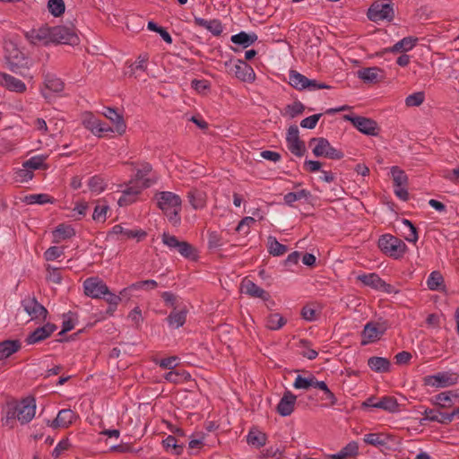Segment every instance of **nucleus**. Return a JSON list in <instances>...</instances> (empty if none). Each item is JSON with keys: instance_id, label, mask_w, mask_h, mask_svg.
Instances as JSON below:
<instances>
[{"instance_id": "nucleus-13", "label": "nucleus", "mask_w": 459, "mask_h": 459, "mask_svg": "<svg viewBox=\"0 0 459 459\" xmlns=\"http://www.w3.org/2000/svg\"><path fill=\"white\" fill-rule=\"evenodd\" d=\"M84 294L91 299H100L108 293L107 284L99 277H90L83 281Z\"/></svg>"}, {"instance_id": "nucleus-60", "label": "nucleus", "mask_w": 459, "mask_h": 459, "mask_svg": "<svg viewBox=\"0 0 459 459\" xmlns=\"http://www.w3.org/2000/svg\"><path fill=\"white\" fill-rule=\"evenodd\" d=\"M402 222L410 229V234L405 237V239L409 242L416 243L419 238L417 228L407 219H403Z\"/></svg>"}, {"instance_id": "nucleus-20", "label": "nucleus", "mask_w": 459, "mask_h": 459, "mask_svg": "<svg viewBox=\"0 0 459 459\" xmlns=\"http://www.w3.org/2000/svg\"><path fill=\"white\" fill-rule=\"evenodd\" d=\"M417 41L418 39L415 37H405L397 43H395L393 47L385 48L382 51L377 52V56H382L385 53L388 52H407L416 45Z\"/></svg>"}, {"instance_id": "nucleus-58", "label": "nucleus", "mask_w": 459, "mask_h": 459, "mask_svg": "<svg viewBox=\"0 0 459 459\" xmlns=\"http://www.w3.org/2000/svg\"><path fill=\"white\" fill-rule=\"evenodd\" d=\"M255 222L254 217L247 216L244 217L236 227V231L242 232L244 235H247L249 233V228L252 224Z\"/></svg>"}, {"instance_id": "nucleus-17", "label": "nucleus", "mask_w": 459, "mask_h": 459, "mask_svg": "<svg viewBox=\"0 0 459 459\" xmlns=\"http://www.w3.org/2000/svg\"><path fill=\"white\" fill-rule=\"evenodd\" d=\"M241 292L245 293L252 298H259L264 301L270 299L271 296L269 292L257 286L251 280L245 278L241 282Z\"/></svg>"}, {"instance_id": "nucleus-26", "label": "nucleus", "mask_w": 459, "mask_h": 459, "mask_svg": "<svg viewBox=\"0 0 459 459\" xmlns=\"http://www.w3.org/2000/svg\"><path fill=\"white\" fill-rule=\"evenodd\" d=\"M230 40L233 44L241 46L243 48H247L257 40V35L255 33H247L240 31L238 34L232 35Z\"/></svg>"}, {"instance_id": "nucleus-41", "label": "nucleus", "mask_w": 459, "mask_h": 459, "mask_svg": "<svg viewBox=\"0 0 459 459\" xmlns=\"http://www.w3.org/2000/svg\"><path fill=\"white\" fill-rule=\"evenodd\" d=\"M317 389L323 392L322 401H328L327 406H334L337 403V398L335 394L328 388L325 381H318L316 384Z\"/></svg>"}, {"instance_id": "nucleus-2", "label": "nucleus", "mask_w": 459, "mask_h": 459, "mask_svg": "<svg viewBox=\"0 0 459 459\" xmlns=\"http://www.w3.org/2000/svg\"><path fill=\"white\" fill-rule=\"evenodd\" d=\"M35 412V398L32 396H28L22 399L20 403L9 405L8 411L6 412V417L4 420H2L3 424L10 426V428H13V426L11 423L15 419H17L21 422V424L29 423L34 418Z\"/></svg>"}, {"instance_id": "nucleus-6", "label": "nucleus", "mask_w": 459, "mask_h": 459, "mask_svg": "<svg viewBox=\"0 0 459 459\" xmlns=\"http://www.w3.org/2000/svg\"><path fill=\"white\" fill-rule=\"evenodd\" d=\"M314 143H316L313 148V154L316 157H325L331 160H341L344 157L343 152L333 148L326 138H312L309 141V145H312Z\"/></svg>"}, {"instance_id": "nucleus-51", "label": "nucleus", "mask_w": 459, "mask_h": 459, "mask_svg": "<svg viewBox=\"0 0 459 459\" xmlns=\"http://www.w3.org/2000/svg\"><path fill=\"white\" fill-rule=\"evenodd\" d=\"M88 186L91 192L100 193L104 191L106 185L103 178L100 176H93L89 179Z\"/></svg>"}, {"instance_id": "nucleus-4", "label": "nucleus", "mask_w": 459, "mask_h": 459, "mask_svg": "<svg viewBox=\"0 0 459 459\" xmlns=\"http://www.w3.org/2000/svg\"><path fill=\"white\" fill-rule=\"evenodd\" d=\"M378 247L385 255L394 259L402 258L407 251L406 244L391 234H385L379 238Z\"/></svg>"}, {"instance_id": "nucleus-59", "label": "nucleus", "mask_w": 459, "mask_h": 459, "mask_svg": "<svg viewBox=\"0 0 459 459\" xmlns=\"http://www.w3.org/2000/svg\"><path fill=\"white\" fill-rule=\"evenodd\" d=\"M151 185H152L151 180L149 178H146L144 180V182L143 183V186H129L124 191L126 192V194L130 195L135 201L136 196L142 192V190L143 188L150 187Z\"/></svg>"}, {"instance_id": "nucleus-28", "label": "nucleus", "mask_w": 459, "mask_h": 459, "mask_svg": "<svg viewBox=\"0 0 459 459\" xmlns=\"http://www.w3.org/2000/svg\"><path fill=\"white\" fill-rule=\"evenodd\" d=\"M54 242L59 243L62 240L69 239L75 235V230L71 225L65 223L59 224L53 230Z\"/></svg>"}, {"instance_id": "nucleus-63", "label": "nucleus", "mask_w": 459, "mask_h": 459, "mask_svg": "<svg viewBox=\"0 0 459 459\" xmlns=\"http://www.w3.org/2000/svg\"><path fill=\"white\" fill-rule=\"evenodd\" d=\"M108 209L109 207L108 205H96L92 214V219L96 221L104 222L106 221V215Z\"/></svg>"}, {"instance_id": "nucleus-56", "label": "nucleus", "mask_w": 459, "mask_h": 459, "mask_svg": "<svg viewBox=\"0 0 459 459\" xmlns=\"http://www.w3.org/2000/svg\"><path fill=\"white\" fill-rule=\"evenodd\" d=\"M285 109L286 113L289 114L291 118H294L304 112L305 106L300 101H295L290 105H287Z\"/></svg>"}, {"instance_id": "nucleus-23", "label": "nucleus", "mask_w": 459, "mask_h": 459, "mask_svg": "<svg viewBox=\"0 0 459 459\" xmlns=\"http://www.w3.org/2000/svg\"><path fill=\"white\" fill-rule=\"evenodd\" d=\"M103 115L113 123L115 131L118 134L122 135L126 132V125L124 117L116 108H106V111L103 112Z\"/></svg>"}, {"instance_id": "nucleus-3", "label": "nucleus", "mask_w": 459, "mask_h": 459, "mask_svg": "<svg viewBox=\"0 0 459 459\" xmlns=\"http://www.w3.org/2000/svg\"><path fill=\"white\" fill-rule=\"evenodd\" d=\"M4 57L6 59L9 70L22 77L29 75L28 58L17 48L13 41L6 42L4 45Z\"/></svg>"}, {"instance_id": "nucleus-49", "label": "nucleus", "mask_w": 459, "mask_h": 459, "mask_svg": "<svg viewBox=\"0 0 459 459\" xmlns=\"http://www.w3.org/2000/svg\"><path fill=\"white\" fill-rule=\"evenodd\" d=\"M44 156H34L23 162V167L30 169H46L47 165L44 164Z\"/></svg>"}, {"instance_id": "nucleus-11", "label": "nucleus", "mask_w": 459, "mask_h": 459, "mask_svg": "<svg viewBox=\"0 0 459 459\" xmlns=\"http://www.w3.org/2000/svg\"><path fill=\"white\" fill-rule=\"evenodd\" d=\"M52 42L75 46L79 44L80 39L73 28L54 26L52 27Z\"/></svg>"}, {"instance_id": "nucleus-1", "label": "nucleus", "mask_w": 459, "mask_h": 459, "mask_svg": "<svg viewBox=\"0 0 459 459\" xmlns=\"http://www.w3.org/2000/svg\"><path fill=\"white\" fill-rule=\"evenodd\" d=\"M158 207L168 217L173 226H179L181 223L182 200L180 196L169 191L159 192L155 195Z\"/></svg>"}, {"instance_id": "nucleus-8", "label": "nucleus", "mask_w": 459, "mask_h": 459, "mask_svg": "<svg viewBox=\"0 0 459 459\" xmlns=\"http://www.w3.org/2000/svg\"><path fill=\"white\" fill-rule=\"evenodd\" d=\"M388 329V324L386 321L384 322H373L367 323L361 333L362 341L361 344L366 345L370 342H374L381 338V336Z\"/></svg>"}, {"instance_id": "nucleus-34", "label": "nucleus", "mask_w": 459, "mask_h": 459, "mask_svg": "<svg viewBox=\"0 0 459 459\" xmlns=\"http://www.w3.org/2000/svg\"><path fill=\"white\" fill-rule=\"evenodd\" d=\"M165 379L173 384H179L189 381L191 375L185 369H173L166 373Z\"/></svg>"}, {"instance_id": "nucleus-14", "label": "nucleus", "mask_w": 459, "mask_h": 459, "mask_svg": "<svg viewBox=\"0 0 459 459\" xmlns=\"http://www.w3.org/2000/svg\"><path fill=\"white\" fill-rule=\"evenodd\" d=\"M357 76L366 84H376L385 79V74L380 67L371 66L358 70Z\"/></svg>"}, {"instance_id": "nucleus-46", "label": "nucleus", "mask_w": 459, "mask_h": 459, "mask_svg": "<svg viewBox=\"0 0 459 459\" xmlns=\"http://www.w3.org/2000/svg\"><path fill=\"white\" fill-rule=\"evenodd\" d=\"M186 318V311L181 310V311H172L169 316L167 317V320L170 325H175L177 328L182 326Z\"/></svg>"}, {"instance_id": "nucleus-24", "label": "nucleus", "mask_w": 459, "mask_h": 459, "mask_svg": "<svg viewBox=\"0 0 459 459\" xmlns=\"http://www.w3.org/2000/svg\"><path fill=\"white\" fill-rule=\"evenodd\" d=\"M22 348L20 340H4L0 342V360L5 359Z\"/></svg>"}, {"instance_id": "nucleus-7", "label": "nucleus", "mask_w": 459, "mask_h": 459, "mask_svg": "<svg viewBox=\"0 0 459 459\" xmlns=\"http://www.w3.org/2000/svg\"><path fill=\"white\" fill-rule=\"evenodd\" d=\"M229 74H232L236 78L242 82H252L255 79V74L248 64L245 61L238 59L237 64L232 65L231 59L224 63Z\"/></svg>"}, {"instance_id": "nucleus-50", "label": "nucleus", "mask_w": 459, "mask_h": 459, "mask_svg": "<svg viewBox=\"0 0 459 459\" xmlns=\"http://www.w3.org/2000/svg\"><path fill=\"white\" fill-rule=\"evenodd\" d=\"M287 145L290 152L298 157L303 156L306 152L305 143L300 139L287 143Z\"/></svg>"}, {"instance_id": "nucleus-36", "label": "nucleus", "mask_w": 459, "mask_h": 459, "mask_svg": "<svg viewBox=\"0 0 459 459\" xmlns=\"http://www.w3.org/2000/svg\"><path fill=\"white\" fill-rule=\"evenodd\" d=\"M383 279L376 273L368 274H359L357 276V281L362 282L365 286H368L376 290H378Z\"/></svg>"}, {"instance_id": "nucleus-18", "label": "nucleus", "mask_w": 459, "mask_h": 459, "mask_svg": "<svg viewBox=\"0 0 459 459\" xmlns=\"http://www.w3.org/2000/svg\"><path fill=\"white\" fill-rule=\"evenodd\" d=\"M297 396L290 391L284 392L276 407V411L282 417L290 415L295 407Z\"/></svg>"}, {"instance_id": "nucleus-9", "label": "nucleus", "mask_w": 459, "mask_h": 459, "mask_svg": "<svg viewBox=\"0 0 459 459\" xmlns=\"http://www.w3.org/2000/svg\"><path fill=\"white\" fill-rule=\"evenodd\" d=\"M458 375L454 372H438L436 375L426 376L423 377L424 385L436 388H445L454 385L457 383Z\"/></svg>"}, {"instance_id": "nucleus-43", "label": "nucleus", "mask_w": 459, "mask_h": 459, "mask_svg": "<svg viewBox=\"0 0 459 459\" xmlns=\"http://www.w3.org/2000/svg\"><path fill=\"white\" fill-rule=\"evenodd\" d=\"M44 83L46 88L53 92H60L65 87L63 81L52 74L45 76Z\"/></svg>"}, {"instance_id": "nucleus-16", "label": "nucleus", "mask_w": 459, "mask_h": 459, "mask_svg": "<svg viewBox=\"0 0 459 459\" xmlns=\"http://www.w3.org/2000/svg\"><path fill=\"white\" fill-rule=\"evenodd\" d=\"M77 415L74 411L70 409H63L58 411V414L52 421L48 420V425L51 428L56 429H67L76 420Z\"/></svg>"}, {"instance_id": "nucleus-32", "label": "nucleus", "mask_w": 459, "mask_h": 459, "mask_svg": "<svg viewBox=\"0 0 459 459\" xmlns=\"http://www.w3.org/2000/svg\"><path fill=\"white\" fill-rule=\"evenodd\" d=\"M376 409H382L385 411L394 413L399 411V403L394 396H383L376 403Z\"/></svg>"}, {"instance_id": "nucleus-42", "label": "nucleus", "mask_w": 459, "mask_h": 459, "mask_svg": "<svg viewBox=\"0 0 459 459\" xmlns=\"http://www.w3.org/2000/svg\"><path fill=\"white\" fill-rule=\"evenodd\" d=\"M286 323L287 320L279 313L270 314L266 318V327L273 331L281 329Z\"/></svg>"}, {"instance_id": "nucleus-53", "label": "nucleus", "mask_w": 459, "mask_h": 459, "mask_svg": "<svg viewBox=\"0 0 459 459\" xmlns=\"http://www.w3.org/2000/svg\"><path fill=\"white\" fill-rule=\"evenodd\" d=\"M178 252L185 258L194 260L196 257L195 247L186 241H182L180 247L178 248Z\"/></svg>"}, {"instance_id": "nucleus-54", "label": "nucleus", "mask_w": 459, "mask_h": 459, "mask_svg": "<svg viewBox=\"0 0 459 459\" xmlns=\"http://www.w3.org/2000/svg\"><path fill=\"white\" fill-rule=\"evenodd\" d=\"M425 100V94L423 91L414 92L405 99V104L408 107H419L423 103Z\"/></svg>"}, {"instance_id": "nucleus-12", "label": "nucleus", "mask_w": 459, "mask_h": 459, "mask_svg": "<svg viewBox=\"0 0 459 459\" xmlns=\"http://www.w3.org/2000/svg\"><path fill=\"white\" fill-rule=\"evenodd\" d=\"M22 306L32 320L42 323L47 320L48 311L35 297H28L22 301Z\"/></svg>"}, {"instance_id": "nucleus-5", "label": "nucleus", "mask_w": 459, "mask_h": 459, "mask_svg": "<svg viewBox=\"0 0 459 459\" xmlns=\"http://www.w3.org/2000/svg\"><path fill=\"white\" fill-rule=\"evenodd\" d=\"M343 119L350 121L356 129L366 135L377 136L380 133V127L377 121L372 118L361 116L344 115Z\"/></svg>"}, {"instance_id": "nucleus-57", "label": "nucleus", "mask_w": 459, "mask_h": 459, "mask_svg": "<svg viewBox=\"0 0 459 459\" xmlns=\"http://www.w3.org/2000/svg\"><path fill=\"white\" fill-rule=\"evenodd\" d=\"M82 124L93 133L97 126H100V120L95 118L92 113L89 112L83 115Z\"/></svg>"}, {"instance_id": "nucleus-39", "label": "nucleus", "mask_w": 459, "mask_h": 459, "mask_svg": "<svg viewBox=\"0 0 459 459\" xmlns=\"http://www.w3.org/2000/svg\"><path fill=\"white\" fill-rule=\"evenodd\" d=\"M28 204H54L55 199L48 194H33L26 195L23 199Z\"/></svg>"}, {"instance_id": "nucleus-47", "label": "nucleus", "mask_w": 459, "mask_h": 459, "mask_svg": "<svg viewBox=\"0 0 459 459\" xmlns=\"http://www.w3.org/2000/svg\"><path fill=\"white\" fill-rule=\"evenodd\" d=\"M48 9L53 16L59 17L65 11V4L64 0H48Z\"/></svg>"}, {"instance_id": "nucleus-45", "label": "nucleus", "mask_w": 459, "mask_h": 459, "mask_svg": "<svg viewBox=\"0 0 459 459\" xmlns=\"http://www.w3.org/2000/svg\"><path fill=\"white\" fill-rule=\"evenodd\" d=\"M226 243L221 233L217 231H208V248L217 249Z\"/></svg>"}, {"instance_id": "nucleus-21", "label": "nucleus", "mask_w": 459, "mask_h": 459, "mask_svg": "<svg viewBox=\"0 0 459 459\" xmlns=\"http://www.w3.org/2000/svg\"><path fill=\"white\" fill-rule=\"evenodd\" d=\"M392 436L385 433H369L366 434L363 437V441L377 448H389V441L392 439Z\"/></svg>"}, {"instance_id": "nucleus-27", "label": "nucleus", "mask_w": 459, "mask_h": 459, "mask_svg": "<svg viewBox=\"0 0 459 459\" xmlns=\"http://www.w3.org/2000/svg\"><path fill=\"white\" fill-rule=\"evenodd\" d=\"M267 436L265 433L260 431L256 428L250 429L247 436V442L248 445L255 447L260 448L264 446L266 444Z\"/></svg>"}, {"instance_id": "nucleus-15", "label": "nucleus", "mask_w": 459, "mask_h": 459, "mask_svg": "<svg viewBox=\"0 0 459 459\" xmlns=\"http://www.w3.org/2000/svg\"><path fill=\"white\" fill-rule=\"evenodd\" d=\"M56 329L57 326L55 324L48 322L28 334L25 338V342L29 345L40 342L50 337Z\"/></svg>"}, {"instance_id": "nucleus-30", "label": "nucleus", "mask_w": 459, "mask_h": 459, "mask_svg": "<svg viewBox=\"0 0 459 459\" xmlns=\"http://www.w3.org/2000/svg\"><path fill=\"white\" fill-rule=\"evenodd\" d=\"M195 23L211 31L214 36H220L222 32V25L219 20L207 21L200 17H195Z\"/></svg>"}, {"instance_id": "nucleus-29", "label": "nucleus", "mask_w": 459, "mask_h": 459, "mask_svg": "<svg viewBox=\"0 0 459 459\" xmlns=\"http://www.w3.org/2000/svg\"><path fill=\"white\" fill-rule=\"evenodd\" d=\"M163 447L167 452L171 451L175 455H180L183 453L185 443L180 442L177 437L169 435L162 441Z\"/></svg>"}, {"instance_id": "nucleus-31", "label": "nucleus", "mask_w": 459, "mask_h": 459, "mask_svg": "<svg viewBox=\"0 0 459 459\" xmlns=\"http://www.w3.org/2000/svg\"><path fill=\"white\" fill-rule=\"evenodd\" d=\"M309 79L300 73L290 70L289 73V83L298 91L305 90L307 87Z\"/></svg>"}, {"instance_id": "nucleus-48", "label": "nucleus", "mask_w": 459, "mask_h": 459, "mask_svg": "<svg viewBox=\"0 0 459 459\" xmlns=\"http://www.w3.org/2000/svg\"><path fill=\"white\" fill-rule=\"evenodd\" d=\"M311 194L309 191L302 189L298 192H290L286 194L283 199L286 204L291 206L294 202L300 200L302 198H307Z\"/></svg>"}, {"instance_id": "nucleus-44", "label": "nucleus", "mask_w": 459, "mask_h": 459, "mask_svg": "<svg viewBox=\"0 0 459 459\" xmlns=\"http://www.w3.org/2000/svg\"><path fill=\"white\" fill-rule=\"evenodd\" d=\"M394 186H406L408 184V177L403 170L394 166L391 169Z\"/></svg>"}, {"instance_id": "nucleus-52", "label": "nucleus", "mask_w": 459, "mask_h": 459, "mask_svg": "<svg viewBox=\"0 0 459 459\" xmlns=\"http://www.w3.org/2000/svg\"><path fill=\"white\" fill-rule=\"evenodd\" d=\"M453 394V391H446L440 393L435 396L436 403L438 404L441 408H448L451 407L454 403L451 400L450 394Z\"/></svg>"}, {"instance_id": "nucleus-55", "label": "nucleus", "mask_w": 459, "mask_h": 459, "mask_svg": "<svg viewBox=\"0 0 459 459\" xmlns=\"http://www.w3.org/2000/svg\"><path fill=\"white\" fill-rule=\"evenodd\" d=\"M299 346L307 349L301 352L303 357L308 359L309 360H313L317 357L318 352L316 350L310 348V342L308 340L300 339Z\"/></svg>"}, {"instance_id": "nucleus-35", "label": "nucleus", "mask_w": 459, "mask_h": 459, "mask_svg": "<svg viewBox=\"0 0 459 459\" xmlns=\"http://www.w3.org/2000/svg\"><path fill=\"white\" fill-rule=\"evenodd\" d=\"M267 242L268 253L273 256L282 255L288 251V247L280 243L273 236H269Z\"/></svg>"}, {"instance_id": "nucleus-62", "label": "nucleus", "mask_w": 459, "mask_h": 459, "mask_svg": "<svg viewBox=\"0 0 459 459\" xmlns=\"http://www.w3.org/2000/svg\"><path fill=\"white\" fill-rule=\"evenodd\" d=\"M322 115V113H318L304 118L300 122V126L303 128L314 129Z\"/></svg>"}, {"instance_id": "nucleus-10", "label": "nucleus", "mask_w": 459, "mask_h": 459, "mask_svg": "<svg viewBox=\"0 0 459 459\" xmlns=\"http://www.w3.org/2000/svg\"><path fill=\"white\" fill-rule=\"evenodd\" d=\"M394 17L393 4L375 2L368 11V18L372 22L392 21Z\"/></svg>"}, {"instance_id": "nucleus-40", "label": "nucleus", "mask_w": 459, "mask_h": 459, "mask_svg": "<svg viewBox=\"0 0 459 459\" xmlns=\"http://www.w3.org/2000/svg\"><path fill=\"white\" fill-rule=\"evenodd\" d=\"M157 286H158V282L154 280L140 281L134 282V283L131 284L130 286H128L127 288H125L124 290H122L120 291V295L124 296L126 294V292L128 290H140V289L153 290Z\"/></svg>"}, {"instance_id": "nucleus-25", "label": "nucleus", "mask_w": 459, "mask_h": 459, "mask_svg": "<svg viewBox=\"0 0 459 459\" xmlns=\"http://www.w3.org/2000/svg\"><path fill=\"white\" fill-rule=\"evenodd\" d=\"M368 366L377 373H387L391 369V362L388 359L373 356L368 359Z\"/></svg>"}, {"instance_id": "nucleus-33", "label": "nucleus", "mask_w": 459, "mask_h": 459, "mask_svg": "<svg viewBox=\"0 0 459 459\" xmlns=\"http://www.w3.org/2000/svg\"><path fill=\"white\" fill-rule=\"evenodd\" d=\"M317 383L318 380L316 379V377L312 373H308V377H307L299 375L295 378L293 386L296 389L308 390L311 387L316 388Z\"/></svg>"}, {"instance_id": "nucleus-64", "label": "nucleus", "mask_w": 459, "mask_h": 459, "mask_svg": "<svg viewBox=\"0 0 459 459\" xmlns=\"http://www.w3.org/2000/svg\"><path fill=\"white\" fill-rule=\"evenodd\" d=\"M71 444L68 440V438H64L58 442L56 446L52 451V456L54 458H58L60 455L64 452L69 449Z\"/></svg>"}, {"instance_id": "nucleus-38", "label": "nucleus", "mask_w": 459, "mask_h": 459, "mask_svg": "<svg viewBox=\"0 0 459 459\" xmlns=\"http://www.w3.org/2000/svg\"><path fill=\"white\" fill-rule=\"evenodd\" d=\"M427 285L431 290H443L445 284L441 273L439 271H433L427 280Z\"/></svg>"}, {"instance_id": "nucleus-61", "label": "nucleus", "mask_w": 459, "mask_h": 459, "mask_svg": "<svg viewBox=\"0 0 459 459\" xmlns=\"http://www.w3.org/2000/svg\"><path fill=\"white\" fill-rule=\"evenodd\" d=\"M63 254V247L53 246L46 250V252L44 253V257L47 261H53L60 257Z\"/></svg>"}, {"instance_id": "nucleus-19", "label": "nucleus", "mask_w": 459, "mask_h": 459, "mask_svg": "<svg viewBox=\"0 0 459 459\" xmlns=\"http://www.w3.org/2000/svg\"><path fill=\"white\" fill-rule=\"evenodd\" d=\"M113 235H122L126 239L136 238L139 242L147 237V232L143 230H126L122 225L117 224L108 233V238Z\"/></svg>"}, {"instance_id": "nucleus-22", "label": "nucleus", "mask_w": 459, "mask_h": 459, "mask_svg": "<svg viewBox=\"0 0 459 459\" xmlns=\"http://www.w3.org/2000/svg\"><path fill=\"white\" fill-rule=\"evenodd\" d=\"M0 82L12 91L22 93L26 91V85L23 82L5 73L0 72Z\"/></svg>"}, {"instance_id": "nucleus-37", "label": "nucleus", "mask_w": 459, "mask_h": 459, "mask_svg": "<svg viewBox=\"0 0 459 459\" xmlns=\"http://www.w3.org/2000/svg\"><path fill=\"white\" fill-rule=\"evenodd\" d=\"M187 199L191 206L195 210L201 209L205 205L204 195L197 189L189 190Z\"/></svg>"}]
</instances>
